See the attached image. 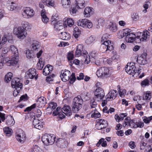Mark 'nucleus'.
I'll list each match as a JSON object with an SVG mask.
<instances>
[{"instance_id": "obj_50", "label": "nucleus", "mask_w": 152, "mask_h": 152, "mask_svg": "<svg viewBox=\"0 0 152 152\" xmlns=\"http://www.w3.org/2000/svg\"><path fill=\"white\" fill-rule=\"evenodd\" d=\"M131 120L130 118L129 117H127L125 118L124 123L123 125L124 127H126V126L128 125V124Z\"/></svg>"}, {"instance_id": "obj_63", "label": "nucleus", "mask_w": 152, "mask_h": 152, "mask_svg": "<svg viewBox=\"0 0 152 152\" xmlns=\"http://www.w3.org/2000/svg\"><path fill=\"white\" fill-rule=\"evenodd\" d=\"M133 99L134 101H137L138 103H140V102L139 101L141 99V97L139 96H136Z\"/></svg>"}, {"instance_id": "obj_49", "label": "nucleus", "mask_w": 152, "mask_h": 152, "mask_svg": "<svg viewBox=\"0 0 152 152\" xmlns=\"http://www.w3.org/2000/svg\"><path fill=\"white\" fill-rule=\"evenodd\" d=\"M83 1V2L82 1L81 3L78 2L77 3V6L78 8L80 9H82L85 7L86 6V4L84 1Z\"/></svg>"}, {"instance_id": "obj_58", "label": "nucleus", "mask_w": 152, "mask_h": 152, "mask_svg": "<svg viewBox=\"0 0 152 152\" xmlns=\"http://www.w3.org/2000/svg\"><path fill=\"white\" fill-rule=\"evenodd\" d=\"M27 99V96L26 94L22 96L20 98L18 102H20L22 101H25Z\"/></svg>"}, {"instance_id": "obj_14", "label": "nucleus", "mask_w": 152, "mask_h": 152, "mask_svg": "<svg viewBox=\"0 0 152 152\" xmlns=\"http://www.w3.org/2000/svg\"><path fill=\"white\" fill-rule=\"evenodd\" d=\"M34 12L33 9L30 8H26L23 10L22 13L23 16L25 18H29L32 17L34 15Z\"/></svg>"}, {"instance_id": "obj_47", "label": "nucleus", "mask_w": 152, "mask_h": 152, "mask_svg": "<svg viewBox=\"0 0 152 152\" xmlns=\"http://www.w3.org/2000/svg\"><path fill=\"white\" fill-rule=\"evenodd\" d=\"M66 23L68 26L69 27H71L74 23L73 20L71 18H68L66 21H65V23Z\"/></svg>"}, {"instance_id": "obj_40", "label": "nucleus", "mask_w": 152, "mask_h": 152, "mask_svg": "<svg viewBox=\"0 0 152 152\" xmlns=\"http://www.w3.org/2000/svg\"><path fill=\"white\" fill-rule=\"evenodd\" d=\"M110 98H112V99H114L116 97L117 93L116 91L114 90H112L110 91Z\"/></svg>"}, {"instance_id": "obj_6", "label": "nucleus", "mask_w": 152, "mask_h": 152, "mask_svg": "<svg viewBox=\"0 0 152 152\" xmlns=\"http://www.w3.org/2000/svg\"><path fill=\"white\" fill-rule=\"evenodd\" d=\"M149 32L147 30L143 32L138 33V35L135 37L134 40L136 42L140 43L141 41L146 40L149 37Z\"/></svg>"}, {"instance_id": "obj_5", "label": "nucleus", "mask_w": 152, "mask_h": 152, "mask_svg": "<svg viewBox=\"0 0 152 152\" xmlns=\"http://www.w3.org/2000/svg\"><path fill=\"white\" fill-rule=\"evenodd\" d=\"M56 137L52 134H45L42 137V140L44 144L46 145L53 144L55 141Z\"/></svg>"}, {"instance_id": "obj_60", "label": "nucleus", "mask_w": 152, "mask_h": 152, "mask_svg": "<svg viewBox=\"0 0 152 152\" xmlns=\"http://www.w3.org/2000/svg\"><path fill=\"white\" fill-rule=\"evenodd\" d=\"M140 148L141 149H144L147 143L143 141H142L140 142Z\"/></svg>"}, {"instance_id": "obj_53", "label": "nucleus", "mask_w": 152, "mask_h": 152, "mask_svg": "<svg viewBox=\"0 0 152 152\" xmlns=\"http://www.w3.org/2000/svg\"><path fill=\"white\" fill-rule=\"evenodd\" d=\"M10 7L8 9L11 11H13L16 9L17 7V5L14 2L13 4H11L9 5Z\"/></svg>"}, {"instance_id": "obj_13", "label": "nucleus", "mask_w": 152, "mask_h": 152, "mask_svg": "<svg viewBox=\"0 0 152 152\" xmlns=\"http://www.w3.org/2000/svg\"><path fill=\"white\" fill-rule=\"evenodd\" d=\"M18 61V58L15 57L10 60H9L7 58H4L3 59V63H6L7 65L8 66H10L17 64Z\"/></svg>"}, {"instance_id": "obj_2", "label": "nucleus", "mask_w": 152, "mask_h": 152, "mask_svg": "<svg viewBox=\"0 0 152 152\" xmlns=\"http://www.w3.org/2000/svg\"><path fill=\"white\" fill-rule=\"evenodd\" d=\"M83 102V100L80 96L75 97L72 102V111L74 113L77 112L81 108Z\"/></svg>"}, {"instance_id": "obj_59", "label": "nucleus", "mask_w": 152, "mask_h": 152, "mask_svg": "<svg viewBox=\"0 0 152 152\" xmlns=\"http://www.w3.org/2000/svg\"><path fill=\"white\" fill-rule=\"evenodd\" d=\"M58 19V15L56 14L55 15L52 16L51 20L52 21V22L53 23L54 21L57 20Z\"/></svg>"}, {"instance_id": "obj_37", "label": "nucleus", "mask_w": 152, "mask_h": 152, "mask_svg": "<svg viewBox=\"0 0 152 152\" xmlns=\"http://www.w3.org/2000/svg\"><path fill=\"white\" fill-rule=\"evenodd\" d=\"M101 144H102V147H106L107 145V142L104 140V139L103 138H102L99 140L96 144V146L99 147Z\"/></svg>"}, {"instance_id": "obj_39", "label": "nucleus", "mask_w": 152, "mask_h": 152, "mask_svg": "<svg viewBox=\"0 0 152 152\" xmlns=\"http://www.w3.org/2000/svg\"><path fill=\"white\" fill-rule=\"evenodd\" d=\"M12 77V74L11 72L7 73L5 75V80L7 83L9 82L11 80Z\"/></svg>"}, {"instance_id": "obj_16", "label": "nucleus", "mask_w": 152, "mask_h": 152, "mask_svg": "<svg viewBox=\"0 0 152 152\" xmlns=\"http://www.w3.org/2000/svg\"><path fill=\"white\" fill-rule=\"evenodd\" d=\"M61 112L67 116H70L72 115L70 107L67 105H64L61 109Z\"/></svg>"}, {"instance_id": "obj_44", "label": "nucleus", "mask_w": 152, "mask_h": 152, "mask_svg": "<svg viewBox=\"0 0 152 152\" xmlns=\"http://www.w3.org/2000/svg\"><path fill=\"white\" fill-rule=\"evenodd\" d=\"M131 128H136L137 127V124L135 123L133 120H132L128 124Z\"/></svg>"}, {"instance_id": "obj_22", "label": "nucleus", "mask_w": 152, "mask_h": 152, "mask_svg": "<svg viewBox=\"0 0 152 152\" xmlns=\"http://www.w3.org/2000/svg\"><path fill=\"white\" fill-rule=\"evenodd\" d=\"M60 109L61 107H58L55 110L53 111V114L54 116H56L58 114L60 117V118L62 119L64 118L65 117V115L61 114V113L59 112V110H60Z\"/></svg>"}, {"instance_id": "obj_1", "label": "nucleus", "mask_w": 152, "mask_h": 152, "mask_svg": "<svg viewBox=\"0 0 152 152\" xmlns=\"http://www.w3.org/2000/svg\"><path fill=\"white\" fill-rule=\"evenodd\" d=\"M110 36L109 35L106 33L103 34L102 37V40L104 42L101 45V48H102L106 51H110L113 49V45L111 41L109 40H107Z\"/></svg>"}, {"instance_id": "obj_62", "label": "nucleus", "mask_w": 152, "mask_h": 152, "mask_svg": "<svg viewBox=\"0 0 152 152\" xmlns=\"http://www.w3.org/2000/svg\"><path fill=\"white\" fill-rule=\"evenodd\" d=\"M67 58L69 61H71L74 58L73 55L71 53H69L67 55Z\"/></svg>"}, {"instance_id": "obj_45", "label": "nucleus", "mask_w": 152, "mask_h": 152, "mask_svg": "<svg viewBox=\"0 0 152 152\" xmlns=\"http://www.w3.org/2000/svg\"><path fill=\"white\" fill-rule=\"evenodd\" d=\"M118 90V93L120 96L122 97L126 93V90L125 89H123L122 91H120V86L118 85L117 86Z\"/></svg>"}, {"instance_id": "obj_23", "label": "nucleus", "mask_w": 152, "mask_h": 152, "mask_svg": "<svg viewBox=\"0 0 152 152\" xmlns=\"http://www.w3.org/2000/svg\"><path fill=\"white\" fill-rule=\"evenodd\" d=\"M60 36L61 39L63 40H68L70 38V34L66 32H61Z\"/></svg>"}, {"instance_id": "obj_29", "label": "nucleus", "mask_w": 152, "mask_h": 152, "mask_svg": "<svg viewBox=\"0 0 152 152\" xmlns=\"http://www.w3.org/2000/svg\"><path fill=\"white\" fill-rule=\"evenodd\" d=\"M15 123L14 118L12 116L9 117L6 121V124L9 126H12Z\"/></svg>"}, {"instance_id": "obj_64", "label": "nucleus", "mask_w": 152, "mask_h": 152, "mask_svg": "<svg viewBox=\"0 0 152 152\" xmlns=\"http://www.w3.org/2000/svg\"><path fill=\"white\" fill-rule=\"evenodd\" d=\"M129 146L132 149L135 148L136 147L135 143L134 142L131 141L129 143Z\"/></svg>"}, {"instance_id": "obj_31", "label": "nucleus", "mask_w": 152, "mask_h": 152, "mask_svg": "<svg viewBox=\"0 0 152 152\" xmlns=\"http://www.w3.org/2000/svg\"><path fill=\"white\" fill-rule=\"evenodd\" d=\"M3 130L6 135L7 136H10L12 133V129L8 127H4L3 129Z\"/></svg>"}, {"instance_id": "obj_33", "label": "nucleus", "mask_w": 152, "mask_h": 152, "mask_svg": "<svg viewBox=\"0 0 152 152\" xmlns=\"http://www.w3.org/2000/svg\"><path fill=\"white\" fill-rule=\"evenodd\" d=\"M109 28L113 32H115L117 30L116 24L115 23L110 22L109 25Z\"/></svg>"}, {"instance_id": "obj_8", "label": "nucleus", "mask_w": 152, "mask_h": 152, "mask_svg": "<svg viewBox=\"0 0 152 152\" xmlns=\"http://www.w3.org/2000/svg\"><path fill=\"white\" fill-rule=\"evenodd\" d=\"M96 74L98 77H107L110 75L109 70L107 67H101L96 72Z\"/></svg>"}, {"instance_id": "obj_56", "label": "nucleus", "mask_w": 152, "mask_h": 152, "mask_svg": "<svg viewBox=\"0 0 152 152\" xmlns=\"http://www.w3.org/2000/svg\"><path fill=\"white\" fill-rule=\"evenodd\" d=\"M87 23H86V26L87 27H85V28H91L93 26L92 23L91 22L90 20H87Z\"/></svg>"}, {"instance_id": "obj_51", "label": "nucleus", "mask_w": 152, "mask_h": 152, "mask_svg": "<svg viewBox=\"0 0 152 152\" xmlns=\"http://www.w3.org/2000/svg\"><path fill=\"white\" fill-rule=\"evenodd\" d=\"M50 72V71L48 69V67L45 66L44 68L43 71V74L44 75L47 76L48 75Z\"/></svg>"}, {"instance_id": "obj_25", "label": "nucleus", "mask_w": 152, "mask_h": 152, "mask_svg": "<svg viewBox=\"0 0 152 152\" xmlns=\"http://www.w3.org/2000/svg\"><path fill=\"white\" fill-rule=\"evenodd\" d=\"M37 102L41 107L44 106L46 103V99L44 97H41L38 99Z\"/></svg>"}, {"instance_id": "obj_32", "label": "nucleus", "mask_w": 152, "mask_h": 152, "mask_svg": "<svg viewBox=\"0 0 152 152\" xmlns=\"http://www.w3.org/2000/svg\"><path fill=\"white\" fill-rule=\"evenodd\" d=\"M92 113H93L91 115V117L92 118H96L101 116L100 114L97 111L96 109H95L94 111H92Z\"/></svg>"}, {"instance_id": "obj_55", "label": "nucleus", "mask_w": 152, "mask_h": 152, "mask_svg": "<svg viewBox=\"0 0 152 152\" xmlns=\"http://www.w3.org/2000/svg\"><path fill=\"white\" fill-rule=\"evenodd\" d=\"M149 83V81L148 79H146L142 82L141 85L143 87H145L146 86L148 85Z\"/></svg>"}, {"instance_id": "obj_20", "label": "nucleus", "mask_w": 152, "mask_h": 152, "mask_svg": "<svg viewBox=\"0 0 152 152\" xmlns=\"http://www.w3.org/2000/svg\"><path fill=\"white\" fill-rule=\"evenodd\" d=\"M56 145L60 148H65L66 146L67 142L65 139L60 138L56 142Z\"/></svg>"}, {"instance_id": "obj_3", "label": "nucleus", "mask_w": 152, "mask_h": 152, "mask_svg": "<svg viewBox=\"0 0 152 152\" xmlns=\"http://www.w3.org/2000/svg\"><path fill=\"white\" fill-rule=\"evenodd\" d=\"M130 30L126 29L123 31L122 34H121L120 37L121 38L126 37V40L128 42H132L134 40L135 35L134 34L130 33Z\"/></svg>"}, {"instance_id": "obj_36", "label": "nucleus", "mask_w": 152, "mask_h": 152, "mask_svg": "<svg viewBox=\"0 0 152 152\" xmlns=\"http://www.w3.org/2000/svg\"><path fill=\"white\" fill-rule=\"evenodd\" d=\"M31 151V152H44L37 145H34Z\"/></svg>"}, {"instance_id": "obj_26", "label": "nucleus", "mask_w": 152, "mask_h": 152, "mask_svg": "<svg viewBox=\"0 0 152 152\" xmlns=\"http://www.w3.org/2000/svg\"><path fill=\"white\" fill-rule=\"evenodd\" d=\"M61 3L64 8H69L71 3L70 0H61Z\"/></svg>"}, {"instance_id": "obj_35", "label": "nucleus", "mask_w": 152, "mask_h": 152, "mask_svg": "<svg viewBox=\"0 0 152 152\" xmlns=\"http://www.w3.org/2000/svg\"><path fill=\"white\" fill-rule=\"evenodd\" d=\"M88 53L86 51H83V56L84 57L85 59V63L87 64H88L90 62V60L89 58V56L88 57L87 56Z\"/></svg>"}, {"instance_id": "obj_41", "label": "nucleus", "mask_w": 152, "mask_h": 152, "mask_svg": "<svg viewBox=\"0 0 152 152\" xmlns=\"http://www.w3.org/2000/svg\"><path fill=\"white\" fill-rule=\"evenodd\" d=\"M15 89L13 92V95L15 96H16L20 93V90L22 89L21 85L19 87L15 88Z\"/></svg>"}, {"instance_id": "obj_12", "label": "nucleus", "mask_w": 152, "mask_h": 152, "mask_svg": "<svg viewBox=\"0 0 152 152\" xmlns=\"http://www.w3.org/2000/svg\"><path fill=\"white\" fill-rule=\"evenodd\" d=\"M71 73L69 71L65 69L62 70L60 77L62 80L64 82H66L69 80L70 78Z\"/></svg>"}, {"instance_id": "obj_4", "label": "nucleus", "mask_w": 152, "mask_h": 152, "mask_svg": "<svg viewBox=\"0 0 152 152\" xmlns=\"http://www.w3.org/2000/svg\"><path fill=\"white\" fill-rule=\"evenodd\" d=\"M13 32L14 34L20 39H24L27 35L26 29H24L23 27H21V26L15 27L14 29Z\"/></svg>"}, {"instance_id": "obj_34", "label": "nucleus", "mask_w": 152, "mask_h": 152, "mask_svg": "<svg viewBox=\"0 0 152 152\" xmlns=\"http://www.w3.org/2000/svg\"><path fill=\"white\" fill-rule=\"evenodd\" d=\"M44 65V62L42 58L39 59V62L37 64V68L39 70H41Z\"/></svg>"}, {"instance_id": "obj_52", "label": "nucleus", "mask_w": 152, "mask_h": 152, "mask_svg": "<svg viewBox=\"0 0 152 152\" xmlns=\"http://www.w3.org/2000/svg\"><path fill=\"white\" fill-rule=\"evenodd\" d=\"M132 18L134 21H136L138 20L139 16L138 14L134 13L132 15Z\"/></svg>"}, {"instance_id": "obj_9", "label": "nucleus", "mask_w": 152, "mask_h": 152, "mask_svg": "<svg viewBox=\"0 0 152 152\" xmlns=\"http://www.w3.org/2000/svg\"><path fill=\"white\" fill-rule=\"evenodd\" d=\"M94 99L97 101H100L102 100L105 94L102 88H97L94 92Z\"/></svg>"}, {"instance_id": "obj_24", "label": "nucleus", "mask_w": 152, "mask_h": 152, "mask_svg": "<svg viewBox=\"0 0 152 152\" xmlns=\"http://www.w3.org/2000/svg\"><path fill=\"white\" fill-rule=\"evenodd\" d=\"M87 19H80L78 20L77 22V25L78 26L83 27L85 28V27H87L86 26V23H87Z\"/></svg>"}, {"instance_id": "obj_61", "label": "nucleus", "mask_w": 152, "mask_h": 152, "mask_svg": "<svg viewBox=\"0 0 152 152\" xmlns=\"http://www.w3.org/2000/svg\"><path fill=\"white\" fill-rule=\"evenodd\" d=\"M149 91H147L145 94V99H150L151 97V93H150Z\"/></svg>"}, {"instance_id": "obj_7", "label": "nucleus", "mask_w": 152, "mask_h": 152, "mask_svg": "<svg viewBox=\"0 0 152 152\" xmlns=\"http://www.w3.org/2000/svg\"><path fill=\"white\" fill-rule=\"evenodd\" d=\"M133 64L130 63L129 65L128 64L125 67V70L127 73L129 75H133L136 73L139 74L140 73V70L139 69H137L135 66V64Z\"/></svg>"}, {"instance_id": "obj_27", "label": "nucleus", "mask_w": 152, "mask_h": 152, "mask_svg": "<svg viewBox=\"0 0 152 152\" xmlns=\"http://www.w3.org/2000/svg\"><path fill=\"white\" fill-rule=\"evenodd\" d=\"M10 49L14 56L17 57L18 55V52L17 48L14 45H12L10 47Z\"/></svg>"}, {"instance_id": "obj_48", "label": "nucleus", "mask_w": 152, "mask_h": 152, "mask_svg": "<svg viewBox=\"0 0 152 152\" xmlns=\"http://www.w3.org/2000/svg\"><path fill=\"white\" fill-rule=\"evenodd\" d=\"M69 80V82L71 84L73 83L75 81L76 78L75 77V73H72V75H71Z\"/></svg>"}, {"instance_id": "obj_30", "label": "nucleus", "mask_w": 152, "mask_h": 152, "mask_svg": "<svg viewBox=\"0 0 152 152\" xmlns=\"http://www.w3.org/2000/svg\"><path fill=\"white\" fill-rule=\"evenodd\" d=\"M98 120V123L101 124L103 129H104L108 126V123L107 121L102 119Z\"/></svg>"}, {"instance_id": "obj_21", "label": "nucleus", "mask_w": 152, "mask_h": 152, "mask_svg": "<svg viewBox=\"0 0 152 152\" xmlns=\"http://www.w3.org/2000/svg\"><path fill=\"white\" fill-rule=\"evenodd\" d=\"M93 9L90 7H86L84 10V14L85 17H90L93 13Z\"/></svg>"}, {"instance_id": "obj_28", "label": "nucleus", "mask_w": 152, "mask_h": 152, "mask_svg": "<svg viewBox=\"0 0 152 152\" xmlns=\"http://www.w3.org/2000/svg\"><path fill=\"white\" fill-rule=\"evenodd\" d=\"M31 46L33 50L37 51L39 48V42L36 41H33L32 42Z\"/></svg>"}, {"instance_id": "obj_11", "label": "nucleus", "mask_w": 152, "mask_h": 152, "mask_svg": "<svg viewBox=\"0 0 152 152\" xmlns=\"http://www.w3.org/2000/svg\"><path fill=\"white\" fill-rule=\"evenodd\" d=\"M36 69L34 68H31L29 69L26 73L25 77L27 78L33 79L34 77L36 80L37 79L38 77L36 75Z\"/></svg>"}, {"instance_id": "obj_38", "label": "nucleus", "mask_w": 152, "mask_h": 152, "mask_svg": "<svg viewBox=\"0 0 152 152\" xmlns=\"http://www.w3.org/2000/svg\"><path fill=\"white\" fill-rule=\"evenodd\" d=\"M80 31L77 27L74 28L73 34L76 38H78L80 34Z\"/></svg>"}, {"instance_id": "obj_15", "label": "nucleus", "mask_w": 152, "mask_h": 152, "mask_svg": "<svg viewBox=\"0 0 152 152\" xmlns=\"http://www.w3.org/2000/svg\"><path fill=\"white\" fill-rule=\"evenodd\" d=\"M147 54L145 53L142 54L140 56L137 58L138 63L141 65H145L147 63L146 60Z\"/></svg>"}, {"instance_id": "obj_17", "label": "nucleus", "mask_w": 152, "mask_h": 152, "mask_svg": "<svg viewBox=\"0 0 152 152\" xmlns=\"http://www.w3.org/2000/svg\"><path fill=\"white\" fill-rule=\"evenodd\" d=\"M20 79L18 78H15L12 79L11 82V85L13 88H17L19 87L21 85V88H22V85L20 83Z\"/></svg>"}, {"instance_id": "obj_43", "label": "nucleus", "mask_w": 152, "mask_h": 152, "mask_svg": "<svg viewBox=\"0 0 152 152\" xmlns=\"http://www.w3.org/2000/svg\"><path fill=\"white\" fill-rule=\"evenodd\" d=\"M95 40V37L93 36H91L86 40V42L88 44H90L93 42Z\"/></svg>"}, {"instance_id": "obj_46", "label": "nucleus", "mask_w": 152, "mask_h": 152, "mask_svg": "<svg viewBox=\"0 0 152 152\" xmlns=\"http://www.w3.org/2000/svg\"><path fill=\"white\" fill-rule=\"evenodd\" d=\"M95 99L94 98V99L91 101L90 105L91 108H96L97 106V104L96 102L95 101Z\"/></svg>"}, {"instance_id": "obj_42", "label": "nucleus", "mask_w": 152, "mask_h": 152, "mask_svg": "<svg viewBox=\"0 0 152 152\" xmlns=\"http://www.w3.org/2000/svg\"><path fill=\"white\" fill-rule=\"evenodd\" d=\"M26 56L27 58L29 59L33 56V51L32 50H28L26 52Z\"/></svg>"}, {"instance_id": "obj_57", "label": "nucleus", "mask_w": 152, "mask_h": 152, "mask_svg": "<svg viewBox=\"0 0 152 152\" xmlns=\"http://www.w3.org/2000/svg\"><path fill=\"white\" fill-rule=\"evenodd\" d=\"M69 11L70 13L72 15L75 14L77 11V10L76 7H71L70 8Z\"/></svg>"}, {"instance_id": "obj_18", "label": "nucleus", "mask_w": 152, "mask_h": 152, "mask_svg": "<svg viewBox=\"0 0 152 152\" xmlns=\"http://www.w3.org/2000/svg\"><path fill=\"white\" fill-rule=\"evenodd\" d=\"M54 24L55 30L56 31H59L63 29L64 22L61 20L58 21L56 23H53Z\"/></svg>"}, {"instance_id": "obj_10", "label": "nucleus", "mask_w": 152, "mask_h": 152, "mask_svg": "<svg viewBox=\"0 0 152 152\" xmlns=\"http://www.w3.org/2000/svg\"><path fill=\"white\" fill-rule=\"evenodd\" d=\"M16 138L17 140L21 143L24 142L26 139V136L25 132L21 129L18 130L16 133Z\"/></svg>"}, {"instance_id": "obj_54", "label": "nucleus", "mask_w": 152, "mask_h": 152, "mask_svg": "<svg viewBox=\"0 0 152 152\" xmlns=\"http://www.w3.org/2000/svg\"><path fill=\"white\" fill-rule=\"evenodd\" d=\"M57 105L56 103L54 102H52L50 103L49 105V107H50V108H51L53 110L55 109Z\"/></svg>"}, {"instance_id": "obj_19", "label": "nucleus", "mask_w": 152, "mask_h": 152, "mask_svg": "<svg viewBox=\"0 0 152 152\" xmlns=\"http://www.w3.org/2000/svg\"><path fill=\"white\" fill-rule=\"evenodd\" d=\"M32 124L34 128L39 129H40L43 127V126L40 123L39 120L36 119L35 117L33 118Z\"/></svg>"}]
</instances>
